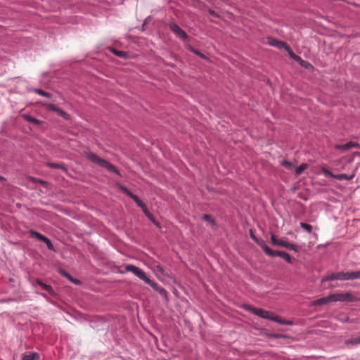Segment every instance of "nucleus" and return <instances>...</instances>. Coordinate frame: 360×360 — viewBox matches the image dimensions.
<instances>
[{
    "mask_svg": "<svg viewBox=\"0 0 360 360\" xmlns=\"http://www.w3.org/2000/svg\"><path fill=\"white\" fill-rule=\"evenodd\" d=\"M86 158L94 164L99 165L101 167L105 168L108 171L115 173L119 176H121L119 169L115 167L112 164L108 161L101 158L96 154L94 153H87L86 155Z\"/></svg>",
    "mask_w": 360,
    "mask_h": 360,
    "instance_id": "1",
    "label": "nucleus"
},
{
    "mask_svg": "<svg viewBox=\"0 0 360 360\" xmlns=\"http://www.w3.org/2000/svg\"><path fill=\"white\" fill-rule=\"evenodd\" d=\"M267 252L266 253V255L274 257H280L285 259L288 264H292L293 263V259L292 257L287 252L284 251H280V250H273L270 248L266 250Z\"/></svg>",
    "mask_w": 360,
    "mask_h": 360,
    "instance_id": "2",
    "label": "nucleus"
},
{
    "mask_svg": "<svg viewBox=\"0 0 360 360\" xmlns=\"http://www.w3.org/2000/svg\"><path fill=\"white\" fill-rule=\"evenodd\" d=\"M126 271L132 272L135 276L146 283L150 282V278L146 276L143 271L136 266L129 264L126 266Z\"/></svg>",
    "mask_w": 360,
    "mask_h": 360,
    "instance_id": "3",
    "label": "nucleus"
},
{
    "mask_svg": "<svg viewBox=\"0 0 360 360\" xmlns=\"http://www.w3.org/2000/svg\"><path fill=\"white\" fill-rule=\"evenodd\" d=\"M169 27L170 30L176 35V37H179L181 39L186 40L188 39V35L185 31H184L177 24L174 22H170L169 24Z\"/></svg>",
    "mask_w": 360,
    "mask_h": 360,
    "instance_id": "4",
    "label": "nucleus"
},
{
    "mask_svg": "<svg viewBox=\"0 0 360 360\" xmlns=\"http://www.w3.org/2000/svg\"><path fill=\"white\" fill-rule=\"evenodd\" d=\"M331 297L333 302H352L354 300L353 295L349 293H335L331 294Z\"/></svg>",
    "mask_w": 360,
    "mask_h": 360,
    "instance_id": "5",
    "label": "nucleus"
},
{
    "mask_svg": "<svg viewBox=\"0 0 360 360\" xmlns=\"http://www.w3.org/2000/svg\"><path fill=\"white\" fill-rule=\"evenodd\" d=\"M250 311L255 315H257L261 318H263V319H267V320L272 321L274 315L273 313L266 311V310H264L260 308L250 307Z\"/></svg>",
    "mask_w": 360,
    "mask_h": 360,
    "instance_id": "6",
    "label": "nucleus"
},
{
    "mask_svg": "<svg viewBox=\"0 0 360 360\" xmlns=\"http://www.w3.org/2000/svg\"><path fill=\"white\" fill-rule=\"evenodd\" d=\"M269 44L278 49H284L288 52H291V49L285 42L277 40L274 38H269Z\"/></svg>",
    "mask_w": 360,
    "mask_h": 360,
    "instance_id": "7",
    "label": "nucleus"
},
{
    "mask_svg": "<svg viewBox=\"0 0 360 360\" xmlns=\"http://www.w3.org/2000/svg\"><path fill=\"white\" fill-rule=\"evenodd\" d=\"M46 108L49 110L57 112L59 115L63 117L66 120H68L70 119V115L68 113H67L66 112H65L62 109L56 107L53 104H48Z\"/></svg>",
    "mask_w": 360,
    "mask_h": 360,
    "instance_id": "8",
    "label": "nucleus"
},
{
    "mask_svg": "<svg viewBox=\"0 0 360 360\" xmlns=\"http://www.w3.org/2000/svg\"><path fill=\"white\" fill-rule=\"evenodd\" d=\"M352 148H359V144L356 142L349 141V142L346 143L345 144H342V145L336 144L335 146V148L340 150H342V151L348 150L349 149H350Z\"/></svg>",
    "mask_w": 360,
    "mask_h": 360,
    "instance_id": "9",
    "label": "nucleus"
},
{
    "mask_svg": "<svg viewBox=\"0 0 360 360\" xmlns=\"http://www.w3.org/2000/svg\"><path fill=\"white\" fill-rule=\"evenodd\" d=\"M147 284L150 285L155 291L159 292L162 296L165 297H167V292L165 288L160 286L156 282L150 279V282L147 283Z\"/></svg>",
    "mask_w": 360,
    "mask_h": 360,
    "instance_id": "10",
    "label": "nucleus"
},
{
    "mask_svg": "<svg viewBox=\"0 0 360 360\" xmlns=\"http://www.w3.org/2000/svg\"><path fill=\"white\" fill-rule=\"evenodd\" d=\"M250 237L263 250V251L265 252V254L267 252V249L269 248V247L266 244L265 241L262 239L257 238L253 233L252 231L250 230Z\"/></svg>",
    "mask_w": 360,
    "mask_h": 360,
    "instance_id": "11",
    "label": "nucleus"
},
{
    "mask_svg": "<svg viewBox=\"0 0 360 360\" xmlns=\"http://www.w3.org/2000/svg\"><path fill=\"white\" fill-rule=\"evenodd\" d=\"M337 276H338V280H340V281L354 280V271H351V272L340 271V272H337Z\"/></svg>",
    "mask_w": 360,
    "mask_h": 360,
    "instance_id": "12",
    "label": "nucleus"
},
{
    "mask_svg": "<svg viewBox=\"0 0 360 360\" xmlns=\"http://www.w3.org/2000/svg\"><path fill=\"white\" fill-rule=\"evenodd\" d=\"M332 296L330 294L326 297H323L317 299L312 302V305L313 306L323 305V304H326L329 302H333L332 298H330Z\"/></svg>",
    "mask_w": 360,
    "mask_h": 360,
    "instance_id": "13",
    "label": "nucleus"
},
{
    "mask_svg": "<svg viewBox=\"0 0 360 360\" xmlns=\"http://www.w3.org/2000/svg\"><path fill=\"white\" fill-rule=\"evenodd\" d=\"M37 284H38L43 290L47 291L51 295H55V291L53 289L52 286L50 285L46 284L44 282H42L39 279H37L36 281Z\"/></svg>",
    "mask_w": 360,
    "mask_h": 360,
    "instance_id": "14",
    "label": "nucleus"
},
{
    "mask_svg": "<svg viewBox=\"0 0 360 360\" xmlns=\"http://www.w3.org/2000/svg\"><path fill=\"white\" fill-rule=\"evenodd\" d=\"M354 176H355L354 173H352L351 174H335L334 179H335L337 180H340V181H342V180L350 181V180L353 179Z\"/></svg>",
    "mask_w": 360,
    "mask_h": 360,
    "instance_id": "15",
    "label": "nucleus"
},
{
    "mask_svg": "<svg viewBox=\"0 0 360 360\" xmlns=\"http://www.w3.org/2000/svg\"><path fill=\"white\" fill-rule=\"evenodd\" d=\"M345 345L346 346H355L357 345H360V335L357 337L352 338L345 341Z\"/></svg>",
    "mask_w": 360,
    "mask_h": 360,
    "instance_id": "16",
    "label": "nucleus"
},
{
    "mask_svg": "<svg viewBox=\"0 0 360 360\" xmlns=\"http://www.w3.org/2000/svg\"><path fill=\"white\" fill-rule=\"evenodd\" d=\"M22 117H23L24 120H25L26 121L30 122V123H33L34 124H41L42 123V122L38 119H36L32 116H30V115L28 114H23L22 115Z\"/></svg>",
    "mask_w": 360,
    "mask_h": 360,
    "instance_id": "17",
    "label": "nucleus"
},
{
    "mask_svg": "<svg viewBox=\"0 0 360 360\" xmlns=\"http://www.w3.org/2000/svg\"><path fill=\"white\" fill-rule=\"evenodd\" d=\"M39 359V356L36 352L25 354L22 357V360H38Z\"/></svg>",
    "mask_w": 360,
    "mask_h": 360,
    "instance_id": "18",
    "label": "nucleus"
},
{
    "mask_svg": "<svg viewBox=\"0 0 360 360\" xmlns=\"http://www.w3.org/2000/svg\"><path fill=\"white\" fill-rule=\"evenodd\" d=\"M47 167L52 169H60L63 170L64 172H67V168L64 164L54 163V162H48L46 164Z\"/></svg>",
    "mask_w": 360,
    "mask_h": 360,
    "instance_id": "19",
    "label": "nucleus"
},
{
    "mask_svg": "<svg viewBox=\"0 0 360 360\" xmlns=\"http://www.w3.org/2000/svg\"><path fill=\"white\" fill-rule=\"evenodd\" d=\"M110 51L112 52L116 56L122 58H127L128 53L125 51H118L114 48H110Z\"/></svg>",
    "mask_w": 360,
    "mask_h": 360,
    "instance_id": "20",
    "label": "nucleus"
},
{
    "mask_svg": "<svg viewBox=\"0 0 360 360\" xmlns=\"http://www.w3.org/2000/svg\"><path fill=\"white\" fill-rule=\"evenodd\" d=\"M30 233L32 237L35 238H37L39 240L42 241V242L46 238L45 236H44V235L41 234L40 233H39L37 231H35L34 230H30Z\"/></svg>",
    "mask_w": 360,
    "mask_h": 360,
    "instance_id": "21",
    "label": "nucleus"
},
{
    "mask_svg": "<svg viewBox=\"0 0 360 360\" xmlns=\"http://www.w3.org/2000/svg\"><path fill=\"white\" fill-rule=\"evenodd\" d=\"M284 248H285L288 250H292V251H294L295 252H297L299 251V248H298V246L297 245L291 243H289L288 241L286 242Z\"/></svg>",
    "mask_w": 360,
    "mask_h": 360,
    "instance_id": "22",
    "label": "nucleus"
},
{
    "mask_svg": "<svg viewBox=\"0 0 360 360\" xmlns=\"http://www.w3.org/2000/svg\"><path fill=\"white\" fill-rule=\"evenodd\" d=\"M338 276H337V273H332L330 275H328L326 276H324L322 279H321V281L322 282H326V281H334V280H338Z\"/></svg>",
    "mask_w": 360,
    "mask_h": 360,
    "instance_id": "23",
    "label": "nucleus"
},
{
    "mask_svg": "<svg viewBox=\"0 0 360 360\" xmlns=\"http://www.w3.org/2000/svg\"><path fill=\"white\" fill-rule=\"evenodd\" d=\"M307 167V165L306 164H302L295 169V174L300 175L301 174Z\"/></svg>",
    "mask_w": 360,
    "mask_h": 360,
    "instance_id": "24",
    "label": "nucleus"
},
{
    "mask_svg": "<svg viewBox=\"0 0 360 360\" xmlns=\"http://www.w3.org/2000/svg\"><path fill=\"white\" fill-rule=\"evenodd\" d=\"M43 242L46 243L49 250L56 252L55 248L49 238L46 237Z\"/></svg>",
    "mask_w": 360,
    "mask_h": 360,
    "instance_id": "25",
    "label": "nucleus"
},
{
    "mask_svg": "<svg viewBox=\"0 0 360 360\" xmlns=\"http://www.w3.org/2000/svg\"><path fill=\"white\" fill-rule=\"evenodd\" d=\"M281 165L290 170L294 168V165L288 160H283L281 162Z\"/></svg>",
    "mask_w": 360,
    "mask_h": 360,
    "instance_id": "26",
    "label": "nucleus"
},
{
    "mask_svg": "<svg viewBox=\"0 0 360 360\" xmlns=\"http://www.w3.org/2000/svg\"><path fill=\"white\" fill-rule=\"evenodd\" d=\"M300 226L306 230L308 233H311L312 231V226L310 225V224H306V223H304V222H301L300 223Z\"/></svg>",
    "mask_w": 360,
    "mask_h": 360,
    "instance_id": "27",
    "label": "nucleus"
},
{
    "mask_svg": "<svg viewBox=\"0 0 360 360\" xmlns=\"http://www.w3.org/2000/svg\"><path fill=\"white\" fill-rule=\"evenodd\" d=\"M131 199L134 200V201L136 203V205L139 207H144V203L141 200V199L136 195H135L134 196H131Z\"/></svg>",
    "mask_w": 360,
    "mask_h": 360,
    "instance_id": "28",
    "label": "nucleus"
},
{
    "mask_svg": "<svg viewBox=\"0 0 360 360\" xmlns=\"http://www.w3.org/2000/svg\"><path fill=\"white\" fill-rule=\"evenodd\" d=\"M34 92H36L37 94H38L41 96H43L47 97V98L51 97V94L49 93L44 91V90L40 89H34Z\"/></svg>",
    "mask_w": 360,
    "mask_h": 360,
    "instance_id": "29",
    "label": "nucleus"
},
{
    "mask_svg": "<svg viewBox=\"0 0 360 360\" xmlns=\"http://www.w3.org/2000/svg\"><path fill=\"white\" fill-rule=\"evenodd\" d=\"M322 172H323V174L325 175V176H326V177H332L333 179L335 178V174L333 173H332L328 169L323 168Z\"/></svg>",
    "mask_w": 360,
    "mask_h": 360,
    "instance_id": "30",
    "label": "nucleus"
},
{
    "mask_svg": "<svg viewBox=\"0 0 360 360\" xmlns=\"http://www.w3.org/2000/svg\"><path fill=\"white\" fill-rule=\"evenodd\" d=\"M202 219L205 221L210 222L212 225L215 224L214 220L209 214H204L203 217H202Z\"/></svg>",
    "mask_w": 360,
    "mask_h": 360,
    "instance_id": "31",
    "label": "nucleus"
},
{
    "mask_svg": "<svg viewBox=\"0 0 360 360\" xmlns=\"http://www.w3.org/2000/svg\"><path fill=\"white\" fill-rule=\"evenodd\" d=\"M300 64L301 66H302L307 69L313 68L312 65L310 63H309L308 61H305L304 60H302L301 62L300 63Z\"/></svg>",
    "mask_w": 360,
    "mask_h": 360,
    "instance_id": "32",
    "label": "nucleus"
},
{
    "mask_svg": "<svg viewBox=\"0 0 360 360\" xmlns=\"http://www.w3.org/2000/svg\"><path fill=\"white\" fill-rule=\"evenodd\" d=\"M272 321H274L275 322H277V323H279L281 324L285 325V320L281 319L278 316L274 315Z\"/></svg>",
    "mask_w": 360,
    "mask_h": 360,
    "instance_id": "33",
    "label": "nucleus"
},
{
    "mask_svg": "<svg viewBox=\"0 0 360 360\" xmlns=\"http://www.w3.org/2000/svg\"><path fill=\"white\" fill-rule=\"evenodd\" d=\"M59 272L61 275L67 278L69 281L71 279V278H72L69 273H68L66 271L63 269H60Z\"/></svg>",
    "mask_w": 360,
    "mask_h": 360,
    "instance_id": "34",
    "label": "nucleus"
},
{
    "mask_svg": "<svg viewBox=\"0 0 360 360\" xmlns=\"http://www.w3.org/2000/svg\"><path fill=\"white\" fill-rule=\"evenodd\" d=\"M339 320L342 322H350V323H354L355 321L352 319H349V318L347 316H344L343 317L339 318Z\"/></svg>",
    "mask_w": 360,
    "mask_h": 360,
    "instance_id": "35",
    "label": "nucleus"
},
{
    "mask_svg": "<svg viewBox=\"0 0 360 360\" xmlns=\"http://www.w3.org/2000/svg\"><path fill=\"white\" fill-rule=\"evenodd\" d=\"M143 210V212H144V214L148 217V218H150L152 217V214L150 213V212L148 211L146 205L144 204V207H141Z\"/></svg>",
    "mask_w": 360,
    "mask_h": 360,
    "instance_id": "36",
    "label": "nucleus"
},
{
    "mask_svg": "<svg viewBox=\"0 0 360 360\" xmlns=\"http://www.w3.org/2000/svg\"><path fill=\"white\" fill-rule=\"evenodd\" d=\"M287 240H283V239H278L277 243H276V246H281V247H283L285 246V243H286Z\"/></svg>",
    "mask_w": 360,
    "mask_h": 360,
    "instance_id": "37",
    "label": "nucleus"
},
{
    "mask_svg": "<svg viewBox=\"0 0 360 360\" xmlns=\"http://www.w3.org/2000/svg\"><path fill=\"white\" fill-rule=\"evenodd\" d=\"M278 239L276 238V237L272 234L271 236V243L274 245H276V243L278 241Z\"/></svg>",
    "mask_w": 360,
    "mask_h": 360,
    "instance_id": "38",
    "label": "nucleus"
},
{
    "mask_svg": "<svg viewBox=\"0 0 360 360\" xmlns=\"http://www.w3.org/2000/svg\"><path fill=\"white\" fill-rule=\"evenodd\" d=\"M354 280L360 279V271H354Z\"/></svg>",
    "mask_w": 360,
    "mask_h": 360,
    "instance_id": "39",
    "label": "nucleus"
},
{
    "mask_svg": "<svg viewBox=\"0 0 360 360\" xmlns=\"http://www.w3.org/2000/svg\"><path fill=\"white\" fill-rule=\"evenodd\" d=\"M72 283H75V284H79L80 283V281L76 278H71V279L70 280Z\"/></svg>",
    "mask_w": 360,
    "mask_h": 360,
    "instance_id": "40",
    "label": "nucleus"
},
{
    "mask_svg": "<svg viewBox=\"0 0 360 360\" xmlns=\"http://www.w3.org/2000/svg\"><path fill=\"white\" fill-rule=\"evenodd\" d=\"M126 193L127 194V195H129L131 198V196H134L135 194H134L132 192L128 191L127 188L124 189Z\"/></svg>",
    "mask_w": 360,
    "mask_h": 360,
    "instance_id": "41",
    "label": "nucleus"
},
{
    "mask_svg": "<svg viewBox=\"0 0 360 360\" xmlns=\"http://www.w3.org/2000/svg\"><path fill=\"white\" fill-rule=\"evenodd\" d=\"M294 60L295 61H297V62L300 63L302 59L301 58L300 56L297 55V56H295Z\"/></svg>",
    "mask_w": 360,
    "mask_h": 360,
    "instance_id": "42",
    "label": "nucleus"
},
{
    "mask_svg": "<svg viewBox=\"0 0 360 360\" xmlns=\"http://www.w3.org/2000/svg\"><path fill=\"white\" fill-rule=\"evenodd\" d=\"M209 13H210V15H212V16H215V17H216V16H217V13H216V12H215L214 11L210 10V11H209Z\"/></svg>",
    "mask_w": 360,
    "mask_h": 360,
    "instance_id": "43",
    "label": "nucleus"
},
{
    "mask_svg": "<svg viewBox=\"0 0 360 360\" xmlns=\"http://www.w3.org/2000/svg\"><path fill=\"white\" fill-rule=\"evenodd\" d=\"M288 53H289V54H290V57H291L292 59H294L295 56H297L296 54H295V53L292 52V50H291V52H288Z\"/></svg>",
    "mask_w": 360,
    "mask_h": 360,
    "instance_id": "44",
    "label": "nucleus"
},
{
    "mask_svg": "<svg viewBox=\"0 0 360 360\" xmlns=\"http://www.w3.org/2000/svg\"><path fill=\"white\" fill-rule=\"evenodd\" d=\"M292 324H293L292 321H285V325L291 326Z\"/></svg>",
    "mask_w": 360,
    "mask_h": 360,
    "instance_id": "45",
    "label": "nucleus"
},
{
    "mask_svg": "<svg viewBox=\"0 0 360 360\" xmlns=\"http://www.w3.org/2000/svg\"><path fill=\"white\" fill-rule=\"evenodd\" d=\"M193 53H195V54L198 55L199 56V53H201L200 52H199L197 50H193Z\"/></svg>",
    "mask_w": 360,
    "mask_h": 360,
    "instance_id": "46",
    "label": "nucleus"
},
{
    "mask_svg": "<svg viewBox=\"0 0 360 360\" xmlns=\"http://www.w3.org/2000/svg\"><path fill=\"white\" fill-rule=\"evenodd\" d=\"M199 56L202 58H205V56L203 54V53H199Z\"/></svg>",
    "mask_w": 360,
    "mask_h": 360,
    "instance_id": "47",
    "label": "nucleus"
},
{
    "mask_svg": "<svg viewBox=\"0 0 360 360\" xmlns=\"http://www.w3.org/2000/svg\"><path fill=\"white\" fill-rule=\"evenodd\" d=\"M1 180H6V179L4 176H0V181H1Z\"/></svg>",
    "mask_w": 360,
    "mask_h": 360,
    "instance_id": "48",
    "label": "nucleus"
},
{
    "mask_svg": "<svg viewBox=\"0 0 360 360\" xmlns=\"http://www.w3.org/2000/svg\"><path fill=\"white\" fill-rule=\"evenodd\" d=\"M40 295H41V296H43L44 297H46V294H44V293H40Z\"/></svg>",
    "mask_w": 360,
    "mask_h": 360,
    "instance_id": "49",
    "label": "nucleus"
}]
</instances>
